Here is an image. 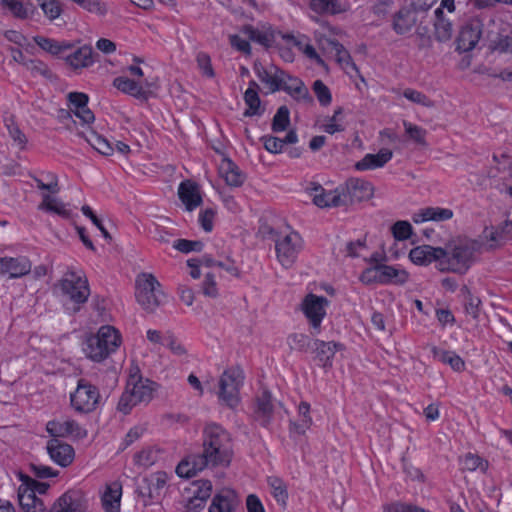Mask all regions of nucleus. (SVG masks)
Segmentation results:
<instances>
[{
    "label": "nucleus",
    "instance_id": "obj_1",
    "mask_svg": "<svg viewBox=\"0 0 512 512\" xmlns=\"http://www.w3.org/2000/svg\"><path fill=\"white\" fill-rule=\"evenodd\" d=\"M203 450L183 459L176 467V473L191 478L206 467H228L233 458L231 435L220 425L207 424L203 430Z\"/></svg>",
    "mask_w": 512,
    "mask_h": 512
},
{
    "label": "nucleus",
    "instance_id": "obj_2",
    "mask_svg": "<svg viewBox=\"0 0 512 512\" xmlns=\"http://www.w3.org/2000/svg\"><path fill=\"white\" fill-rule=\"evenodd\" d=\"M254 70L258 79L269 93H295L301 96H306L308 94V89L302 80L286 74L284 71L279 70L272 64L265 66L260 62H256Z\"/></svg>",
    "mask_w": 512,
    "mask_h": 512
},
{
    "label": "nucleus",
    "instance_id": "obj_3",
    "mask_svg": "<svg viewBox=\"0 0 512 512\" xmlns=\"http://www.w3.org/2000/svg\"><path fill=\"white\" fill-rule=\"evenodd\" d=\"M157 384L139 374L138 368L130 372L124 392L122 393L117 409L123 414H129L131 410L141 404L149 403L153 399Z\"/></svg>",
    "mask_w": 512,
    "mask_h": 512
},
{
    "label": "nucleus",
    "instance_id": "obj_4",
    "mask_svg": "<svg viewBox=\"0 0 512 512\" xmlns=\"http://www.w3.org/2000/svg\"><path fill=\"white\" fill-rule=\"evenodd\" d=\"M121 344V335L114 327L104 325L96 334L89 335L83 346L85 355L95 362L105 360Z\"/></svg>",
    "mask_w": 512,
    "mask_h": 512
},
{
    "label": "nucleus",
    "instance_id": "obj_5",
    "mask_svg": "<svg viewBox=\"0 0 512 512\" xmlns=\"http://www.w3.org/2000/svg\"><path fill=\"white\" fill-rule=\"evenodd\" d=\"M478 245L473 241L458 242L448 245L440 259L439 270L457 274H465L474 262V253Z\"/></svg>",
    "mask_w": 512,
    "mask_h": 512
},
{
    "label": "nucleus",
    "instance_id": "obj_6",
    "mask_svg": "<svg viewBox=\"0 0 512 512\" xmlns=\"http://www.w3.org/2000/svg\"><path fill=\"white\" fill-rule=\"evenodd\" d=\"M54 289L58 295L74 304V312L79 311L80 305L85 303L90 295L87 278L74 270H68L55 284Z\"/></svg>",
    "mask_w": 512,
    "mask_h": 512
},
{
    "label": "nucleus",
    "instance_id": "obj_7",
    "mask_svg": "<svg viewBox=\"0 0 512 512\" xmlns=\"http://www.w3.org/2000/svg\"><path fill=\"white\" fill-rule=\"evenodd\" d=\"M89 98H68L67 108H59L56 118L67 130L78 131V126H90L95 121L93 111L88 107Z\"/></svg>",
    "mask_w": 512,
    "mask_h": 512
},
{
    "label": "nucleus",
    "instance_id": "obj_8",
    "mask_svg": "<svg viewBox=\"0 0 512 512\" xmlns=\"http://www.w3.org/2000/svg\"><path fill=\"white\" fill-rule=\"evenodd\" d=\"M135 297L146 312L152 313L162 304L165 295L156 277L143 272L138 274L135 280Z\"/></svg>",
    "mask_w": 512,
    "mask_h": 512
},
{
    "label": "nucleus",
    "instance_id": "obj_9",
    "mask_svg": "<svg viewBox=\"0 0 512 512\" xmlns=\"http://www.w3.org/2000/svg\"><path fill=\"white\" fill-rule=\"evenodd\" d=\"M244 374L239 367H230L220 376L217 396L221 404L234 408L240 402V388L243 385Z\"/></svg>",
    "mask_w": 512,
    "mask_h": 512
},
{
    "label": "nucleus",
    "instance_id": "obj_10",
    "mask_svg": "<svg viewBox=\"0 0 512 512\" xmlns=\"http://www.w3.org/2000/svg\"><path fill=\"white\" fill-rule=\"evenodd\" d=\"M275 250L280 264L289 268L296 261L299 252L303 247V240L300 234L289 228L287 233H275Z\"/></svg>",
    "mask_w": 512,
    "mask_h": 512
},
{
    "label": "nucleus",
    "instance_id": "obj_11",
    "mask_svg": "<svg viewBox=\"0 0 512 512\" xmlns=\"http://www.w3.org/2000/svg\"><path fill=\"white\" fill-rule=\"evenodd\" d=\"M506 30V24L499 18H489L486 21V40L491 50L512 54V37L505 34Z\"/></svg>",
    "mask_w": 512,
    "mask_h": 512
},
{
    "label": "nucleus",
    "instance_id": "obj_12",
    "mask_svg": "<svg viewBox=\"0 0 512 512\" xmlns=\"http://www.w3.org/2000/svg\"><path fill=\"white\" fill-rule=\"evenodd\" d=\"M98 389L85 379H80L74 393L71 394V405L80 413H90L96 409L99 402Z\"/></svg>",
    "mask_w": 512,
    "mask_h": 512
},
{
    "label": "nucleus",
    "instance_id": "obj_13",
    "mask_svg": "<svg viewBox=\"0 0 512 512\" xmlns=\"http://www.w3.org/2000/svg\"><path fill=\"white\" fill-rule=\"evenodd\" d=\"M315 38L320 48L333 56L340 67L350 76L358 74L356 65L352 62L348 51L338 42L331 40L324 33L317 31Z\"/></svg>",
    "mask_w": 512,
    "mask_h": 512
},
{
    "label": "nucleus",
    "instance_id": "obj_14",
    "mask_svg": "<svg viewBox=\"0 0 512 512\" xmlns=\"http://www.w3.org/2000/svg\"><path fill=\"white\" fill-rule=\"evenodd\" d=\"M328 300L323 296L308 294L302 301L301 308L313 330L320 329L321 322L326 315Z\"/></svg>",
    "mask_w": 512,
    "mask_h": 512
},
{
    "label": "nucleus",
    "instance_id": "obj_15",
    "mask_svg": "<svg viewBox=\"0 0 512 512\" xmlns=\"http://www.w3.org/2000/svg\"><path fill=\"white\" fill-rule=\"evenodd\" d=\"M486 22L481 19H471L460 31L458 37V48L462 51H470L478 44L483 37L486 39Z\"/></svg>",
    "mask_w": 512,
    "mask_h": 512
},
{
    "label": "nucleus",
    "instance_id": "obj_16",
    "mask_svg": "<svg viewBox=\"0 0 512 512\" xmlns=\"http://www.w3.org/2000/svg\"><path fill=\"white\" fill-rule=\"evenodd\" d=\"M46 430L53 439L66 437L82 439L87 435V431L84 428H82L75 420L69 418L49 421L46 425Z\"/></svg>",
    "mask_w": 512,
    "mask_h": 512
},
{
    "label": "nucleus",
    "instance_id": "obj_17",
    "mask_svg": "<svg viewBox=\"0 0 512 512\" xmlns=\"http://www.w3.org/2000/svg\"><path fill=\"white\" fill-rule=\"evenodd\" d=\"M341 190L342 193L346 194L347 204L367 201L374 195V186L370 182L360 178L348 179Z\"/></svg>",
    "mask_w": 512,
    "mask_h": 512
},
{
    "label": "nucleus",
    "instance_id": "obj_18",
    "mask_svg": "<svg viewBox=\"0 0 512 512\" xmlns=\"http://www.w3.org/2000/svg\"><path fill=\"white\" fill-rule=\"evenodd\" d=\"M313 203L320 207H339L347 205L346 194L342 190L325 191L320 185H313L310 188Z\"/></svg>",
    "mask_w": 512,
    "mask_h": 512
},
{
    "label": "nucleus",
    "instance_id": "obj_19",
    "mask_svg": "<svg viewBox=\"0 0 512 512\" xmlns=\"http://www.w3.org/2000/svg\"><path fill=\"white\" fill-rule=\"evenodd\" d=\"M87 499L79 490H69L53 505L51 512H86Z\"/></svg>",
    "mask_w": 512,
    "mask_h": 512
},
{
    "label": "nucleus",
    "instance_id": "obj_20",
    "mask_svg": "<svg viewBox=\"0 0 512 512\" xmlns=\"http://www.w3.org/2000/svg\"><path fill=\"white\" fill-rule=\"evenodd\" d=\"M168 479V475L163 471H158L147 477H144L137 486L139 495L143 498H158Z\"/></svg>",
    "mask_w": 512,
    "mask_h": 512
},
{
    "label": "nucleus",
    "instance_id": "obj_21",
    "mask_svg": "<svg viewBox=\"0 0 512 512\" xmlns=\"http://www.w3.org/2000/svg\"><path fill=\"white\" fill-rule=\"evenodd\" d=\"M32 263L25 256L1 257L0 275L8 274L9 278L16 279L31 272Z\"/></svg>",
    "mask_w": 512,
    "mask_h": 512
},
{
    "label": "nucleus",
    "instance_id": "obj_22",
    "mask_svg": "<svg viewBox=\"0 0 512 512\" xmlns=\"http://www.w3.org/2000/svg\"><path fill=\"white\" fill-rule=\"evenodd\" d=\"M419 22V11L417 9L403 7L393 17V30L399 35L410 33Z\"/></svg>",
    "mask_w": 512,
    "mask_h": 512
},
{
    "label": "nucleus",
    "instance_id": "obj_23",
    "mask_svg": "<svg viewBox=\"0 0 512 512\" xmlns=\"http://www.w3.org/2000/svg\"><path fill=\"white\" fill-rule=\"evenodd\" d=\"M47 452L50 458L58 465L67 467L74 459V449L71 445L59 439H51L47 443Z\"/></svg>",
    "mask_w": 512,
    "mask_h": 512
},
{
    "label": "nucleus",
    "instance_id": "obj_24",
    "mask_svg": "<svg viewBox=\"0 0 512 512\" xmlns=\"http://www.w3.org/2000/svg\"><path fill=\"white\" fill-rule=\"evenodd\" d=\"M273 412L274 405L272 402V395L267 390H264L256 398L253 413L254 419L263 427H267L273 418Z\"/></svg>",
    "mask_w": 512,
    "mask_h": 512
},
{
    "label": "nucleus",
    "instance_id": "obj_25",
    "mask_svg": "<svg viewBox=\"0 0 512 512\" xmlns=\"http://www.w3.org/2000/svg\"><path fill=\"white\" fill-rule=\"evenodd\" d=\"M239 503L235 491L225 488L213 497L208 512H234Z\"/></svg>",
    "mask_w": 512,
    "mask_h": 512
},
{
    "label": "nucleus",
    "instance_id": "obj_26",
    "mask_svg": "<svg viewBox=\"0 0 512 512\" xmlns=\"http://www.w3.org/2000/svg\"><path fill=\"white\" fill-rule=\"evenodd\" d=\"M445 253L443 248H435L429 245H422L413 248L409 253L410 260L417 265H428L433 261L438 262L440 265V259Z\"/></svg>",
    "mask_w": 512,
    "mask_h": 512
},
{
    "label": "nucleus",
    "instance_id": "obj_27",
    "mask_svg": "<svg viewBox=\"0 0 512 512\" xmlns=\"http://www.w3.org/2000/svg\"><path fill=\"white\" fill-rule=\"evenodd\" d=\"M178 196L188 211H193L202 203L198 185L189 180L180 183Z\"/></svg>",
    "mask_w": 512,
    "mask_h": 512
},
{
    "label": "nucleus",
    "instance_id": "obj_28",
    "mask_svg": "<svg viewBox=\"0 0 512 512\" xmlns=\"http://www.w3.org/2000/svg\"><path fill=\"white\" fill-rule=\"evenodd\" d=\"M19 505L24 512H44L45 505L43 501L33 494L29 486H19L18 488Z\"/></svg>",
    "mask_w": 512,
    "mask_h": 512
},
{
    "label": "nucleus",
    "instance_id": "obj_29",
    "mask_svg": "<svg viewBox=\"0 0 512 512\" xmlns=\"http://www.w3.org/2000/svg\"><path fill=\"white\" fill-rule=\"evenodd\" d=\"M392 155V151L386 148L381 149L377 154H366L355 164V168L360 171L381 168L391 160Z\"/></svg>",
    "mask_w": 512,
    "mask_h": 512
},
{
    "label": "nucleus",
    "instance_id": "obj_30",
    "mask_svg": "<svg viewBox=\"0 0 512 512\" xmlns=\"http://www.w3.org/2000/svg\"><path fill=\"white\" fill-rule=\"evenodd\" d=\"M453 217V211L448 208L441 207H427L416 212L412 219L415 223H422L426 221H446Z\"/></svg>",
    "mask_w": 512,
    "mask_h": 512
},
{
    "label": "nucleus",
    "instance_id": "obj_31",
    "mask_svg": "<svg viewBox=\"0 0 512 512\" xmlns=\"http://www.w3.org/2000/svg\"><path fill=\"white\" fill-rule=\"evenodd\" d=\"M219 173L226 184L231 187H239L244 182V176L239 168L230 159H223L219 166Z\"/></svg>",
    "mask_w": 512,
    "mask_h": 512
},
{
    "label": "nucleus",
    "instance_id": "obj_32",
    "mask_svg": "<svg viewBox=\"0 0 512 512\" xmlns=\"http://www.w3.org/2000/svg\"><path fill=\"white\" fill-rule=\"evenodd\" d=\"M315 353L316 357L322 363L323 367L332 366V358L336 351L341 350L343 345L337 342H324L321 340H315Z\"/></svg>",
    "mask_w": 512,
    "mask_h": 512
},
{
    "label": "nucleus",
    "instance_id": "obj_33",
    "mask_svg": "<svg viewBox=\"0 0 512 512\" xmlns=\"http://www.w3.org/2000/svg\"><path fill=\"white\" fill-rule=\"evenodd\" d=\"M310 9L320 15H336L347 11L346 4L338 0H310Z\"/></svg>",
    "mask_w": 512,
    "mask_h": 512
},
{
    "label": "nucleus",
    "instance_id": "obj_34",
    "mask_svg": "<svg viewBox=\"0 0 512 512\" xmlns=\"http://www.w3.org/2000/svg\"><path fill=\"white\" fill-rule=\"evenodd\" d=\"M121 494L122 486L119 482H113L107 486L102 496V504L106 512L119 511Z\"/></svg>",
    "mask_w": 512,
    "mask_h": 512
},
{
    "label": "nucleus",
    "instance_id": "obj_35",
    "mask_svg": "<svg viewBox=\"0 0 512 512\" xmlns=\"http://www.w3.org/2000/svg\"><path fill=\"white\" fill-rule=\"evenodd\" d=\"M436 21L435 36L437 40L445 42L451 39L454 29L450 19L446 18L441 8L435 10Z\"/></svg>",
    "mask_w": 512,
    "mask_h": 512
},
{
    "label": "nucleus",
    "instance_id": "obj_36",
    "mask_svg": "<svg viewBox=\"0 0 512 512\" xmlns=\"http://www.w3.org/2000/svg\"><path fill=\"white\" fill-rule=\"evenodd\" d=\"M1 7L12 16L26 19L34 11L32 3H24L20 0H0Z\"/></svg>",
    "mask_w": 512,
    "mask_h": 512
},
{
    "label": "nucleus",
    "instance_id": "obj_37",
    "mask_svg": "<svg viewBox=\"0 0 512 512\" xmlns=\"http://www.w3.org/2000/svg\"><path fill=\"white\" fill-rule=\"evenodd\" d=\"M39 209L55 213L65 219H68L71 215L66 205L60 199L45 192L42 193V202L39 204Z\"/></svg>",
    "mask_w": 512,
    "mask_h": 512
},
{
    "label": "nucleus",
    "instance_id": "obj_38",
    "mask_svg": "<svg viewBox=\"0 0 512 512\" xmlns=\"http://www.w3.org/2000/svg\"><path fill=\"white\" fill-rule=\"evenodd\" d=\"M380 276L379 283L404 284L408 280V274L404 270L396 269L392 266L378 264Z\"/></svg>",
    "mask_w": 512,
    "mask_h": 512
},
{
    "label": "nucleus",
    "instance_id": "obj_39",
    "mask_svg": "<svg viewBox=\"0 0 512 512\" xmlns=\"http://www.w3.org/2000/svg\"><path fill=\"white\" fill-rule=\"evenodd\" d=\"M66 62L73 68H85L93 63L92 48L84 45L66 57Z\"/></svg>",
    "mask_w": 512,
    "mask_h": 512
},
{
    "label": "nucleus",
    "instance_id": "obj_40",
    "mask_svg": "<svg viewBox=\"0 0 512 512\" xmlns=\"http://www.w3.org/2000/svg\"><path fill=\"white\" fill-rule=\"evenodd\" d=\"M431 352L435 359L451 366V368L457 372L463 371L465 368V362L463 359L454 352L445 351L435 346L431 347Z\"/></svg>",
    "mask_w": 512,
    "mask_h": 512
},
{
    "label": "nucleus",
    "instance_id": "obj_41",
    "mask_svg": "<svg viewBox=\"0 0 512 512\" xmlns=\"http://www.w3.org/2000/svg\"><path fill=\"white\" fill-rule=\"evenodd\" d=\"M297 140V134L293 130L289 131L284 139H280L274 136L263 137L264 147L271 153H280L285 144H294L297 142Z\"/></svg>",
    "mask_w": 512,
    "mask_h": 512
},
{
    "label": "nucleus",
    "instance_id": "obj_42",
    "mask_svg": "<svg viewBox=\"0 0 512 512\" xmlns=\"http://www.w3.org/2000/svg\"><path fill=\"white\" fill-rule=\"evenodd\" d=\"M33 39L42 50L52 55H58L61 52L68 50L72 47L70 43L58 42L53 39L45 38L42 36H35Z\"/></svg>",
    "mask_w": 512,
    "mask_h": 512
},
{
    "label": "nucleus",
    "instance_id": "obj_43",
    "mask_svg": "<svg viewBox=\"0 0 512 512\" xmlns=\"http://www.w3.org/2000/svg\"><path fill=\"white\" fill-rule=\"evenodd\" d=\"M113 85L124 94L138 92L144 86L143 80L129 79L127 76H119L114 79Z\"/></svg>",
    "mask_w": 512,
    "mask_h": 512
},
{
    "label": "nucleus",
    "instance_id": "obj_44",
    "mask_svg": "<svg viewBox=\"0 0 512 512\" xmlns=\"http://www.w3.org/2000/svg\"><path fill=\"white\" fill-rule=\"evenodd\" d=\"M38 189L48 191L51 194H57L60 191L58 177L54 173L42 174V178L33 177Z\"/></svg>",
    "mask_w": 512,
    "mask_h": 512
},
{
    "label": "nucleus",
    "instance_id": "obj_45",
    "mask_svg": "<svg viewBox=\"0 0 512 512\" xmlns=\"http://www.w3.org/2000/svg\"><path fill=\"white\" fill-rule=\"evenodd\" d=\"M268 484L272 490V495L274 499L280 504L282 507L286 506L288 499V492L286 484L277 477H269Z\"/></svg>",
    "mask_w": 512,
    "mask_h": 512
},
{
    "label": "nucleus",
    "instance_id": "obj_46",
    "mask_svg": "<svg viewBox=\"0 0 512 512\" xmlns=\"http://www.w3.org/2000/svg\"><path fill=\"white\" fill-rule=\"evenodd\" d=\"M403 126L408 138L421 147H427V131L420 126L403 121Z\"/></svg>",
    "mask_w": 512,
    "mask_h": 512
},
{
    "label": "nucleus",
    "instance_id": "obj_47",
    "mask_svg": "<svg viewBox=\"0 0 512 512\" xmlns=\"http://www.w3.org/2000/svg\"><path fill=\"white\" fill-rule=\"evenodd\" d=\"M298 413L301 419L298 423H292V425L298 434H303L312 425L310 405L307 402H301L298 407Z\"/></svg>",
    "mask_w": 512,
    "mask_h": 512
},
{
    "label": "nucleus",
    "instance_id": "obj_48",
    "mask_svg": "<svg viewBox=\"0 0 512 512\" xmlns=\"http://www.w3.org/2000/svg\"><path fill=\"white\" fill-rule=\"evenodd\" d=\"M287 40L291 42L294 46L298 47V49L303 52L309 59L314 60L317 64L326 68V65L322 58L318 55L315 48L308 44L304 43L302 39H297L294 36H287Z\"/></svg>",
    "mask_w": 512,
    "mask_h": 512
},
{
    "label": "nucleus",
    "instance_id": "obj_49",
    "mask_svg": "<svg viewBox=\"0 0 512 512\" xmlns=\"http://www.w3.org/2000/svg\"><path fill=\"white\" fill-rule=\"evenodd\" d=\"M205 492L201 495H194L187 503V510L189 512H198L204 508L206 499L210 496L212 485L210 481H204Z\"/></svg>",
    "mask_w": 512,
    "mask_h": 512
},
{
    "label": "nucleus",
    "instance_id": "obj_50",
    "mask_svg": "<svg viewBox=\"0 0 512 512\" xmlns=\"http://www.w3.org/2000/svg\"><path fill=\"white\" fill-rule=\"evenodd\" d=\"M290 124V112L286 106H281L273 117L272 130L274 132H282L287 129Z\"/></svg>",
    "mask_w": 512,
    "mask_h": 512
},
{
    "label": "nucleus",
    "instance_id": "obj_51",
    "mask_svg": "<svg viewBox=\"0 0 512 512\" xmlns=\"http://www.w3.org/2000/svg\"><path fill=\"white\" fill-rule=\"evenodd\" d=\"M310 343V337L303 333H293L287 337V344L292 350L307 351Z\"/></svg>",
    "mask_w": 512,
    "mask_h": 512
},
{
    "label": "nucleus",
    "instance_id": "obj_52",
    "mask_svg": "<svg viewBox=\"0 0 512 512\" xmlns=\"http://www.w3.org/2000/svg\"><path fill=\"white\" fill-rule=\"evenodd\" d=\"M7 130L9 132L10 137L13 139L14 143L19 146V148L23 149L27 143V138L24 133L19 129V127L14 123L12 117L5 120Z\"/></svg>",
    "mask_w": 512,
    "mask_h": 512
},
{
    "label": "nucleus",
    "instance_id": "obj_53",
    "mask_svg": "<svg viewBox=\"0 0 512 512\" xmlns=\"http://www.w3.org/2000/svg\"><path fill=\"white\" fill-rule=\"evenodd\" d=\"M157 457L158 455L155 450L152 448H146L135 455L134 461L138 466L147 468L152 466L157 461Z\"/></svg>",
    "mask_w": 512,
    "mask_h": 512
},
{
    "label": "nucleus",
    "instance_id": "obj_54",
    "mask_svg": "<svg viewBox=\"0 0 512 512\" xmlns=\"http://www.w3.org/2000/svg\"><path fill=\"white\" fill-rule=\"evenodd\" d=\"M462 290L466 294V296H465V311H466V313L469 314L470 316H472L473 319L478 318L481 300L478 297L473 296L467 287H463Z\"/></svg>",
    "mask_w": 512,
    "mask_h": 512
},
{
    "label": "nucleus",
    "instance_id": "obj_55",
    "mask_svg": "<svg viewBox=\"0 0 512 512\" xmlns=\"http://www.w3.org/2000/svg\"><path fill=\"white\" fill-rule=\"evenodd\" d=\"M76 4L84 10L100 16L107 13V6L101 0H79Z\"/></svg>",
    "mask_w": 512,
    "mask_h": 512
},
{
    "label": "nucleus",
    "instance_id": "obj_56",
    "mask_svg": "<svg viewBox=\"0 0 512 512\" xmlns=\"http://www.w3.org/2000/svg\"><path fill=\"white\" fill-rule=\"evenodd\" d=\"M19 478L22 482L21 486H29L31 490L33 491V494L36 495V493L43 495L47 492L50 485L45 482H39L33 478H31L28 475L20 474Z\"/></svg>",
    "mask_w": 512,
    "mask_h": 512
},
{
    "label": "nucleus",
    "instance_id": "obj_57",
    "mask_svg": "<svg viewBox=\"0 0 512 512\" xmlns=\"http://www.w3.org/2000/svg\"><path fill=\"white\" fill-rule=\"evenodd\" d=\"M244 33L248 38L254 42H257L265 47H268L272 42V35L267 32H261L253 29L252 27H246Z\"/></svg>",
    "mask_w": 512,
    "mask_h": 512
},
{
    "label": "nucleus",
    "instance_id": "obj_58",
    "mask_svg": "<svg viewBox=\"0 0 512 512\" xmlns=\"http://www.w3.org/2000/svg\"><path fill=\"white\" fill-rule=\"evenodd\" d=\"M464 468L469 471H474L476 469H481L483 472H485L488 468V462L484 461L481 457L478 455H474L472 453H468L464 457Z\"/></svg>",
    "mask_w": 512,
    "mask_h": 512
},
{
    "label": "nucleus",
    "instance_id": "obj_59",
    "mask_svg": "<svg viewBox=\"0 0 512 512\" xmlns=\"http://www.w3.org/2000/svg\"><path fill=\"white\" fill-rule=\"evenodd\" d=\"M203 246L204 245L201 241L186 239H178L173 243V247L182 253H189L191 251L200 252L203 249Z\"/></svg>",
    "mask_w": 512,
    "mask_h": 512
},
{
    "label": "nucleus",
    "instance_id": "obj_60",
    "mask_svg": "<svg viewBox=\"0 0 512 512\" xmlns=\"http://www.w3.org/2000/svg\"><path fill=\"white\" fill-rule=\"evenodd\" d=\"M165 344L171 352L178 357H186V347L171 333L165 335Z\"/></svg>",
    "mask_w": 512,
    "mask_h": 512
},
{
    "label": "nucleus",
    "instance_id": "obj_61",
    "mask_svg": "<svg viewBox=\"0 0 512 512\" xmlns=\"http://www.w3.org/2000/svg\"><path fill=\"white\" fill-rule=\"evenodd\" d=\"M44 14L51 20L59 17L61 13L57 0H37Z\"/></svg>",
    "mask_w": 512,
    "mask_h": 512
},
{
    "label": "nucleus",
    "instance_id": "obj_62",
    "mask_svg": "<svg viewBox=\"0 0 512 512\" xmlns=\"http://www.w3.org/2000/svg\"><path fill=\"white\" fill-rule=\"evenodd\" d=\"M244 100L247 105L243 113L245 117L261 116L264 113L265 107L261 105L260 98H244Z\"/></svg>",
    "mask_w": 512,
    "mask_h": 512
},
{
    "label": "nucleus",
    "instance_id": "obj_63",
    "mask_svg": "<svg viewBox=\"0 0 512 512\" xmlns=\"http://www.w3.org/2000/svg\"><path fill=\"white\" fill-rule=\"evenodd\" d=\"M86 140L103 155H110L113 151L110 143L99 135L93 133L92 138H86Z\"/></svg>",
    "mask_w": 512,
    "mask_h": 512
},
{
    "label": "nucleus",
    "instance_id": "obj_64",
    "mask_svg": "<svg viewBox=\"0 0 512 512\" xmlns=\"http://www.w3.org/2000/svg\"><path fill=\"white\" fill-rule=\"evenodd\" d=\"M393 236L397 240H406L412 234V226L407 221H397L392 227Z\"/></svg>",
    "mask_w": 512,
    "mask_h": 512
}]
</instances>
